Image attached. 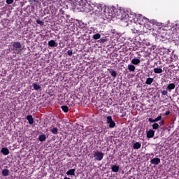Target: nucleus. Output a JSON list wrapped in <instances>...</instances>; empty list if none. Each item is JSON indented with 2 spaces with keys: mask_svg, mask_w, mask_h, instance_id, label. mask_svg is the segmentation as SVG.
I'll return each instance as SVG.
<instances>
[{
  "mask_svg": "<svg viewBox=\"0 0 179 179\" xmlns=\"http://www.w3.org/2000/svg\"><path fill=\"white\" fill-rule=\"evenodd\" d=\"M33 87H34V90H40V89H41V86H40V85H38L37 83H34L33 85Z\"/></svg>",
  "mask_w": 179,
  "mask_h": 179,
  "instance_id": "nucleus-24",
  "label": "nucleus"
},
{
  "mask_svg": "<svg viewBox=\"0 0 179 179\" xmlns=\"http://www.w3.org/2000/svg\"><path fill=\"white\" fill-rule=\"evenodd\" d=\"M75 171H76V169H71L66 172V174L67 176H75Z\"/></svg>",
  "mask_w": 179,
  "mask_h": 179,
  "instance_id": "nucleus-15",
  "label": "nucleus"
},
{
  "mask_svg": "<svg viewBox=\"0 0 179 179\" xmlns=\"http://www.w3.org/2000/svg\"><path fill=\"white\" fill-rule=\"evenodd\" d=\"M2 176L4 177H8V176H9V170L6 169H3L2 171Z\"/></svg>",
  "mask_w": 179,
  "mask_h": 179,
  "instance_id": "nucleus-20",
  "label": "nucleus"
},
{
  "mask_svg": "<svg viewBox=\"0 0 179 179\" xmlns=\"http://www.w3.org/2000/svg\"><path fill=\"white\" fill-rule=\"evenodd\" d=\"M12 50L15 54H20L23 48H22V43L18 42L12 43Z\"/></svg>",
  "mask_w": 179,
  "mask_h": 179,
  "instance_id": "nucleus-2",
  "label": "nucleus"
},
{
  "mask_svg": "<svg viewBox=\"0 0 179 179\" xmlns=\"http://www.w3.org/2000/svg\"><path fill=\"white\" fill-rule=\"evenodd\" d=\"M106 121L109 124V128H114L115 127V122L113 120V117L108 116L106 117Z\"/></svg>",
  "mask_w": 179,
  "mask_h": 179,
  "instance_id": "nucleus-5",
  "label": "nucleus"
},
{
  "mask_svg": "<svg viewBox=\"0 0 179 179\" xmlns=\"http://www.w3.org/2000/svg\"><path fill=\"white\" fill-rule=\"evenodd\" d=\"M159 125H160V126L164 125V120L161 121V122H159Z\"/></svg>",
  "mask_w": 179,
  "mask_h": 179,
  "instance_id": "nucleus-38",
  "label": "nucleus"
},
{
  "mask_svg": "<svg viewBox=\"0 0 179 179\" xmlns=\"http://www.w3.org/2000/svg\"><path fill=\"white\" fill-rule=\"evenodd\" d=\"M13 1L14 0H6V2L7 5H10V4L13 3Z\"/></svg>",
  "mask_w": 179,
  "mask_h": 179,
  "instance_id": "nucleus-31",
  "label": "nucleus"
},
{
  "mask_svg": "<svg viewBox=\"0 0 179 179\" xmlns=\"http://www.w3.org/2000/svg\"><path fill=\"white\" fill-rule=\"evenodd\" d=\"M1 152L4 156H8V155H9V150L6 148H3Z\"/></svg>",
  "mask_w": 179,
  "mask_h": 179,
  "instance_id": "nucleus-13",
  "label": "nucleus"
},
{
  "mask_svg": "<svg viewBox=\"0 0 179 179\" xmlns=\"http://www.w3.org/2000/svg\"><path fill=\"white\" fill-rule=\"evenodd\" d=\"M162 96H167V90H163L161 92Z\"/></svg>",
  "mask_w": 179,
  "mask_h": 179,
  "instance_id": "nucleus-33",
  "label": "nucleus"
},
{
  "mask_svg": "<svg viewBox=\"0 0 179 179\" xmlns=\"http://www.w3.org/2000/svg\"><path fill=\"white\" fill-rule=\"evenodd\" d=\"M145 156H147V157H150V156H155L154 154H146Z\"/></svg>",
  "mask_w": 179,
  "mask_h": 179,
  "instance_id": "nucleus-37",
  "label": "nucleus"
},
{
  "mask_svg": "<svg viewBox=\"0 0 179 179\" xmlns=\"http://www.w3.org/2000/svg\"><path fill=\"white\" fill-rule=\"evenodd\" d=\"M94 160H96L97 162H101L104 157V154L99 151H95L94 152Z\"/></svg>",
  "mask_w": 179,
  "mask_h": 179,
  "instance_id": "nucleus-4",
  "label": "nucleus"
},
{
  "mask_svg": "<svg viewBox=\"0 0 179 179\" xmlns=\"http://www.w3.org/2000/svg\"><path fill=\"white\" fill-rule=\"evenodd\" d=\"M111 169L113 173H118L120 171V166L118 165H113Z\"/></svg>",
  "mask_w": 179,
  "mask_h": 179,
  "instance_id": "nucleus-14",
  "label": "nucleus"
},
{
  "mask_svg": "<svg viewBox=\"0 0 179 179\" xmlns=\"http://www.w3.org/2000/svg\"><path fill=\"white\" fill-rule=\"evenodd\" d=\"M131 64H133V65H138V64H141V60L134 58L131 60Z\"/></svg>",
  "mask_w": 179,
  "mask_h": 179,
  "instance_id": "nucleus-18",
  "label": "nucleus"
},
{
  "mask_svg": "<svg viewBox=\"0 0 179 179\" xmlns=\"http://www.w3.org/2000/svg\"><path fill=\"white\" fill-rule=\"evenodd\" d=\"M94 3L90 4L86 2L84 3V5L83 4L82 8L83 9L84 12L89 13V12H92V10H94Z\"/></svg>",
  "mask_w": 179,
  "mask_h": 179,
  "instance_id": "nucleus-3",
  "label": "nucleus"
},
{
  "mask_svg": "<svg viewBox=\"0 0 179 179\" xmlns=\"http://www.w3.org/2000/svg\"><path fill=\"white\" fill-rule=\"evenodd\" d=\"M166 89L167 90H169V92H171L172 90H174V89H176V84L170 83L169 85H167Z\"/></svg>",
  "mask_w": 179,
  "mask_h": 179,
  "instance_id": "nucleus-9",
  "label": "nucleus"
},
{
  "mask_svg": "<svg viewBox=\"0 0 179 179\" xmlns=\"http://www.w3.org/2000/svg\"><path fill=\"white\" fill-rule=\"evenodd\" d=\"M100 43H106V39H104V38H100Z\"/></svg>",
  "mask_w": 179,
  "mask_h": 179,
  "instance_id": "nucleus-35",
  "label": "nucleus"
},
{
  "mask_svg": "<svg viewBox=\"0 0 179 179\" xmlns=\"http://www.w3.org/2000/svg\"><path fill=\"white\" fill-rule=\"evenodd\" d=\"M38 139L40 142H44L47 139V137L45 136V134H41L38 136Z\"/></svg>",
  "mask_w": 179,
  "mask_h": 179,
  "instance_id": "nucleus-19",
  "label": "nucleus"
},
{
  "mask_svg": "<svg viewBox=\"0 0 179 179\" xmlns=\"http://www.w3.org/2000/svg\"><path fill=\"white\" fill-rule=\"evenodd\" d=\"M48 45L49 47H58V43L54 40H50L48 41Z\"/></svg>",
  "mask_w": 179,
  "mask_h": 179,
  "instance_id": "nucleus-11",
  "label": "nucleus"
},
{
  "mask_svg": "<svg viewBox=\"0 0 179 179\" xmlns=\"http://www.w3.org/2000/svg\"><path fill=\"white\" fill-rule=\"evenodd\" d=\"M121 13L122 17L123 19H125V20H129V22H137V23H138L139 24H142V22H141V19H143V20H145L146 23L149 22V20L146 17H142V15H136V14H132L125 8L121 10Z\"/></svg>",
  "mask_w": 179,
  "mask_h": 179,
  "instance_id": "nucleus-1",
  "label": "nucleus"
},
{
  "mask_svg": "<svg viewBox=\"0 0 179 179\" xmlns=\"http://www.w3.org/2000/svg\"><path fill=\"white\" fill-rule=\"evenodd\" d=\"M152 129H159V124L157 123H154L152 124Z\"/></svg>",
  "mask_w": 179,
  "mask_h": 179,
  "instance_id": "nucleus-30",
  "label": "nucleus"
},
{
  "mask_svg": "<svg viewBox=\"0 0 179 179\" xmlns=\"http://www.w3.org/2000/svg\"><path fill=\"white\" fill-rule=\"evenodd\" d=\"M114 15H115V13H114V11H111V13H109L108 16H114Z\"/></svg>",
  "mask_w": 179,
  "mask_h": 179,
  "instance_id": "nucleus-34",
  "label": "nucleus"
},
{
  "mask_svg": "<svg viewBox=\"0 0 179 179\" xmlns=\"http://www.w3.org/2000/svg\"><path fill=\"white\" fill-rule=\"evenodd\" d=\"M37 24H40V26H44V22L41 20H36Z\"/></svg>",
  "mask_w": 179,
  "mask_h": 179,
  "instance_id": "nucleus-29",
  "label": "nucleus"
},
{
  "mask_svg": "<svg viewBox=\"0 0 179 179\" xmlns=\"http://www.w3.org/2000/svg\"><path fill=\"white\" fill-rule=\"evenodd\" d=\"M78 26L81 29H85V28H86L87 24H85V22H83L82 21H78Z\"/></svg>",
  "mask_w": 179,
  "mask_h": 179,
  "instance_id": "nucleus-22",
  "label": "nucleus"
},
{
  "mask_svg": "<svg viewBox=\"0 0 179 179\" xmlns=\"http://www.w3.org/2000/svg\"><path fill=\"white\" fill-rule=\"evenodd\" d=\"M153 136H155V131L154 130H149L147 132V138H153Z\"/></svg>",
  "mask_w": 179,
  "mask_h": 179,
  "instance_id": "nucleus-12",
  "label": "nucleus"
},
{
  "mask_svg": "<svg viewBox=\"0 0 179 179\" xmlns=\"http://www.w3.org/2000/svg\"><path fill=\"white\" fill-rule=\"evenodd\" d=\"M162 120V115H159L157 118L155 120L152 117H150L148 119L149 122H157L158 121H160Z\"/></svg>",
  "mask_w": 179,
  "mask_h": 179,
  "instance_id": "nucleus-10",
  "label": "nucleus"
},
{
  "mask_svg": "<svg viewBox=\"0 0 179 179\" xmlns=\"http://www.w3.org/2000/svg\"><path fill=\"white\" fill-rule=\"evenodd\" d=\"M109 73H110L111 76H113V78H117V72L114 70H111L109 71Z\"/></svg>",
  "mask_w": 179,
  "mask_h": 179,
  "instance_id": "nucleus-27",
  "label": "nucleus"
},
{
  "mask_svg": "<svg viewBox=\"0 0 179 179\" xmlns=\"http://www.w3.org/2000/svg\"><path fill=\"white\" fill-rule=\"evenodd\" d=\"M73 54V52L72 50L67 51V55H69V57H72Z\"/></svg>",
  "mask_w": 179,
  "mask_h": 179,
  "instance_id": "nucleus-32",
  "label": "nucleus"
},
{
  "mask_svg": "<svg viewBox=\"0 0 179 179\" xmlns=\"http://www.w3.org/2000/svg\"><path fill=\"white\" fill-rule=\"evenodd\" d=\"M61 108L64 113H68L69 111V108L67 106H62Z\"/></svg>",
  "mask_w": 179,
  "mask_h": 179,
  "instance_id": "nucleus-25",
  "label": "nucleus"
},
{
  "mask_svg": "<svg viewBox=\"0 0 179 179\" xmlns=\"http://www.w3.org/2000/svg\"><path fill=\"white\" fill-rule=\"evenodd\" d=\"M154 80H154L153 78L149 77V78H148L146 79L145 85H152V83H153V81H154Z\"/></svg>",
  "mask_w": 179,
  "mask_h": 179,
  "instance_id": "nucleus-16",
  "label": "nucleus"
},
{
  "mask_svg": "<svg viewBox=\"0 0 179 179\" xmlns=\"http://www.w3.org/2000/svg\"><path fill=\"white\" fill-rule=\"evenodd\" d=\"M50 131H51L52 134H53L54 135H57V134H58V128L54 127L52 129L50 130Z\"/></svg>",
  "mask_w": 179,
  "mask_h": 179,
  "instance_id": "nucleus-26",
  "label": "nucleus"
},
{
  "mask_svg": "<svg viewBox=\"0 0 179 179\" xmlns=\"http://www.w3.org/2000/svg\"><path fill=\"white\" fill-rule=\"evenodd\" d=\"M154 72L155 73H163V69H162L160 68H155L154 69Z\"/></svg>",
  "mask_w": 179,
  "mask_h": 179,
  "instance_id": "nucleus-23",
  "label": "nucleus"
},
{
  "mask_svg": "<svg viewBox=\"0 0 179 179\" xmlns=\"http://www.w3.org/2000/svg\"><path fill=\"white\" fill-rule=\"evenodd\" d=\"M151 164H160V158H153L150 161Z\"/></svg>",
  "mask_w": 179,
  "mask_h": 179,
  "instance_id": "nucleus-7",
  "label": "nucleus"
},
{
  "mask_svg": "<svg viewBox=\"0 0 179 179\" xmlns=\"http://www.w3.org/2000/svg\"><path fill=\"white\" fill-rule=\"evenodd\" d=\"M171 113V112L170 110H168L165 113V115H170Z\"/></svg>",
  "mask_w": 179,
  "mask_h": 179,
  "instance_id": "nucleus-36",
  "label": "nucleus"
},
{
  "mask_svg": "<svg viewBox=\"0 0 179 179\" xmlns=\"http://www.w3.org/2000/svg\"><path fill=\"white\" fill-rule=\"evenodd\" d=\"M128 69L129 72H135V66H134V64H129Z\"/></svg>",
  "mask_w": 179,
  "mask_h": 179,
  "instance_id": "nucleus-21",
  "label": "nucleus"
},
{
  "mask_svg": "<svg viewBox=\"0 0 179 179\" xmlns=\"http://www.w3.org/2000/svg\"><path fill=\"white\" fill-rule=\"evenodd\" d=\"M141 146H142V145L141 144V143L139 142H136L134 145H133V149H141Z\"/></svg>",
  "mask_w": 179,
  "mask_h": 179,
  "instance_id": "nucleus-17",
  "label": "nucleus"
},
{
  "mask_svg": "<svg viewBox=\"0 0 179 179\" xmlns=\"http://www.w3.org/2000/svg\"><path fill=\"white\" fill-rule=\"evenodd\" d=\"M27 120L29 122V124L30 125H32V124H34V119L33 118V116L31 115H27Z\"/></svg>",
  "mask_w": 179,
  "mask_h": 179,
  "instance_id": "nucleus-8",
  "label": "nucleus"
},
{
  "mask_svg": "<svg viewBox=\"0 0 179 179\" xmlns=\"http://www.w3.org/2000/svg\"><path fill=\"white\" fill-rule=\"evenodd\" d=\"M100 37H101V35L99 33H97L93 36L94 40H99L100 38Z\"/></svg>",
  "mask_w": 179,
  "mask_h": 179,
  "instance_id": "nucleus-28",
  "label": "nucleus"
},
{
  "mask_svg": "<svg viewBox=\"0 0 179 179\" xmlns=\"http://www.w3.org/2000/svg\"><path fill=\"white\" fill-rule=\"evenodd\" d=\"M94 10L95 12H101L103 10V5L101 4H94Z\"/></svg>",
  "mask_w": 179,
  "mask_h": 179,
  "instance_id": "nucleus-6",
  "label": "nucleus"
}]
</instances>
